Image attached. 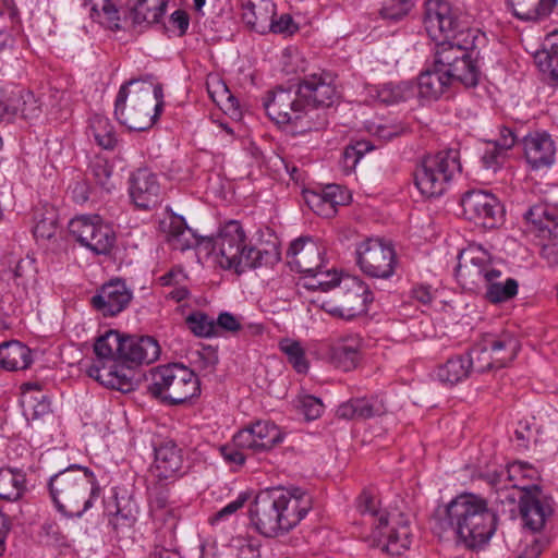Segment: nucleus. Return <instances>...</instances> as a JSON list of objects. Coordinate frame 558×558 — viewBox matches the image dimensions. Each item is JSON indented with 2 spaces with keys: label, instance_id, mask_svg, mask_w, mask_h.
<instances>
[{
  "label": "nucleus",
  "instance_id": "37",
  "mask_svg": "<svg viewBox=\"0 0 558 558\" xmlns=\"http://www.w3.org/2000/svg\"><path fill=\"white\" fill-rule=\"evenodd\" d=\"M472 373V361L465 354L451 356L446 363L438 366L437 379L446 385L453 386L466 379Z\"/></svg>",
  "mask_w": 558,
  "mask_h": 558
},
{
  "label": "nucleus",
  "instance_id": "23",
  "mask_svg": "<svg viewBox=\"0 0 558 558\" xmlns=\"http://www.w3.org/2000/svg\"><path fill=\"white\" fill-rule=\"evenodd\" d=\"M522 146L532 170L548 169L556 161V143L546 132H530L522 138Z\"/></svg>",
  "mask_w": 558,
  "mask_h": 558
},
{
  "label": "nucleus",
  "instance_id": "15",
  "mask_svg": "<svg viewBox=\"0 0 558 558\" xmlns=\"http://www.w3.org/2000/svg\"><path fill=\"white\" fill-rule=\"evenodd\" d=\"M460 205L465 219L485 229L496 228L502 220V206L492 193L468 191L462 195Z\"/></svg>",
  "mask_w": 558,
  "mask_h": 558
},
{
  "label": "nucleus",
  "instance_id": "22",
  "mask_svg": "<svg viewBox=\"0 0 558 558\" xmlns=\"http://www.w3.org/2000/svg\"><path fill=\"white\" fill-rule=\"evenodd\" d=\"M159 354L160 347L153 337H122L120 363L134 373L135 367L155 362Z\"/></svg>",
  "mask_w": 558,
  "mask_h": 558
},
{
  "label": "nucleus",
  "instance_id": "29",
  "mask_svg": "<svg viewBox=\"0 0 558 558\" xmlns=\"http://www.w3.org/2000/svg\"><path fill=\"white\" fill-rule=\"evenodd\" d=\"M386 412V405L377 396L352 398L337 409L338 417L345 420H367Z\"/></svg>",
  "mask_w": 558,
  "mask_h": 558
},
{
  "label": "nucleus",
  "instance_id": "26",
  "mask_svg": "<svg viewBox=\"0 0 558 558\" xmlns=\"http://www.w3.org/2000/svg\"><path fill=\"white\" fill-rule=\"evenodd\" d=\"M349 192L338 184H329L320 192L305 191L304 199L306 205L318 216L324 218L333 217L338 207L350 202Z\"/></svg>",
  "mask_w": 558,
  "mask_h": 558
},
{
  "label": "nucleus",
  "instance_id": "20",
  "mask_svg": "<svg viewBox=\"0 0 558 558\" xmlns=\"http://www.w3.org/2000/svg\"><path fill=\"white\" fill-rule=\"evenodd\" d=\"M487 260V250L481 245L471 244L458 255L456 277L460 286L469 292L478 293L481 284V270Z\"/></svg>",
  "mask_w": 558,
  "mask_h": 558
},
{
  "label": "nucleus",
  "instance_id": "10",
  "mask_svg": "<svg viewBox=\"0 0 558 558\" xmlns=\"http://www.w3.org/2000/svg\"><path fill=\"white\" fill-rule=\"evenodd\" d=\"M373 300V292L362 279L345 275L338 280L332 299L324 301L322 308L335 317L352 319L366 313Z\"/></svg>",
  "mask_w": 558,
  "mask_h": 558
},
{
  "label": "nucleus",
  "instance_id": "3",
  "mask_svg": "<svg viewBox=\"0 0 558 558\" xmlns=\"http://www.w3.org/2000/svg\"><path fill=\"white\" fill-rule=\"evenodd\" d=\"M48 488L57 511L68 519H81L100 499L102 492L95 473L78 464L52 475Z\"/></svg>",
  "mask_w": 558,
  "mask_h": 558
},
{
  "label": "nucleus",
  "instance_id": "34",
  "mask_svg": "<svg viewBox=\"0 0 558 558\" xmlns=\"http://www.w3.org/2000/svg\"><path fill=\"white\" fill-rule=\"evenodd\" d=\"M21 403L27 420H39L51 412L48 397L36 383H26L22 386Z\"/></svg>",
  "mask_w": 558,
  "mask_h": 558
},
{
  "label": "nucleus",
  "instance_id": "12",
  "mask_svg": "<svg viewBox=\"0 0 558 558\" xmlns=\"http://www.w3.org/2000/svg\"><path fill=\"white\" fill-rule=\"evenodd\" d=\"M356 260L361 270L373 278L387 279L395 272L396 252L391 244L380 239H367L356 248Z\"/></svg>",
  "mask_w": 558,
  "mask_h": 558
},
{
  "label": "nucleus",
  "instance_id": "38",
  "mask_svg": "<svg viewBox=\"0 0 558 558\" xmlns=\"http://www.w3.org/2000/svg\"><path fill=\"white\" fill-rule=\"evenodd\" d=\"M452 84L450 80H445L442 73L433 64L417 77L418 95L427 100H436Z\"/></svg>",
  "mask_w": 558,
  "mask_h": 558
},
{
  "label": "nucleus",
  "instance_id": "63",
  "mask_svg": "<svg viewBox=\"0 0 558 558\" xmlns=\"http://www.w3.org/2000/svg\"><path fill=\"white\" fill-rule=\"evenodd\" d=\"M541 256L549 266H558V240L539 239Z\"/></svg>",
  "mask_w": 558,
  "mask_h": 558
},
{
  "label": "nucleus",
  "instance_id": "16",
  "mask_svg": "<svg viewBox=\"0 0 558 558\" xmlns=\"http://www.w3.org/2000/svg\"><path fill=\"white\" fill-rule=\"evenodd\" d=\"M282 515L274 487L259 492L250 507L251 522L262 535L267 537L287 532Z\"/></svg>",
  "mask_w": 558,
  "mask_h": 558
},
{
  "label": "nucleus",
  "instance_id": "53",
  "mask_svg": "<svg viewBox=\"0 0 558 558\" xmlns=\"http://www.w3.org/2000/svg\"><path fill=\"white\" fill-rule=\"evenodd\" d=\"M138 94V100H145L147 108H151L159 117L163 107V92L160 84H154L151 82H142Z\"/></svg>",
  "mask_w": 558,
  "mask_h": 558
},
{
  "label": "nucleus",
  "instance_id": "6",
  "mask_svg": "<svg viewBox=\"0 0 558 558\" xmlns=\"http://www.w3.org/2000/svg\"><path fill=\"white\" fill-rule=\"evenodd\" d=\"M267 116L279 125H292L298 133L318 131L327 125L325 112L306 106L296 87L278 86L263 99Z\"/></svg>",
  "mask_w": 558,
  "mask_h": 558
},
{
  "label": "nucleus",
  "instance_id": "14",
  "mask_svg": "<svg viewBox=\"0 0 558 558\" xmlns=\"http://www.w3.org/2000/svg\"><path fill=\"white\" fill-rule=\"evenodd\" d=\"M140 82V80H130L123 84L118 92L114 102V116L117 120L130 131L138 132L151 128L159 118L155 111L150 114L151 108H147L145 100H138L137 93L133 95L130 104L126 105L129 86L137 85Z\"/></svg>",
  "mask_w": 558,
  "mask_h": 558
},
{
  "label": "nucleus",
  "instance_id": "52",
  "mask_svg": "<svg viewBox=\"0 0 558 558\" xmlns=\"http://www.w3.org/2000/svg\"><path fill=\"white\" fill-rule=\"evenodd\" d=\"M413 7V0H389L379 10V15L388 23H397L403 20Z\"/></svg>",
  "mask_w": 558,
  "mask_h": 558
},
{
  "label": "nucleus",
  "instance_id": "17",
  "mask_svg": "<svg viewBox=\"0 0 558 558\" xmlns=\"http://www.w3.org/2000/svg\"><path fill=\"white\" fill-rule=\"evenodd\" d=\"M519 507L524 526L533 532L541 531L554 512L553 498L544 495L536 484L522 486Z\"/></svg>",
  "mask_w": 558,
  "mask_h": 558
},
{
  "label": "nucleus",
  "instance_id": "11",
  "mask_svg": "<svg viewBox=\"0 0 558 558\" xmlns=\"http://www.w3.org/2000/svg\"><path fill=\"white\" fill-rule=\"evenodd\" d=\"M70 233L97 255H107L116 244L113 228L97 214L80 215L69 222Z\"/></svg>",
  "mask_w": 558,
  "mask_h": 558
},
{
  "label": "nucleus",
  "instance_id": "4",
  "mask_svg": "<svg viewBox=\"0 0 558 558\" xmlns=\"http://www.w3.org/2000/svg\"><path fill=\"white\" fill-rule=\"evenodd\" d=\"M213 250L219 266L242 274L246 269L272 265L279 260L274 248L262 251L247 240L242 225L236 220L226 222L214 239Z\"/></svg>",
  "mask_w": 558,
  "mask_h": 558
},
{
  "label": "nucleus",
  "instance_id": "24",
  "mask_svg": "<svg viewBox=\"0 0 558 558\" xmlns=\"http://www.w3.org/2000/svg\"><path fill=\"white\" fill-rule=\"evenodd\" d=\"M130 196L136 207L150 209L161 202L157 175L147 168L137 169L130 178Z\"/></svg>",
  "mask_w": 558,
  "mask_h": 558
},
{
  "label": "nucleus",
  "instance_id": "30",
  "mask_svg": "<svg viewBox=\"0 0 558 558\" xmlns=\"http://www.w3.org/2000/svg\"><path fill=\"white\" fill-rule=\"evenodd\" d=\"M486 347L490 349L497 368L508 366L521 349L519 339L510 331L505 330L498 335L487 333L483 336Z\"/></svg>",
  "mask_w": 558,
  "mask_h": 558
},
{
  "label": "nucleus",
  "instance_id": "5",
  "mask_svg": "<svg viewBox=\"0 0 558 558\" xmlns=\"http://www.w3.org/2000/svg\"><path fill=\"white\" fill-rule=\"evenodd\" d=\"M378 505L377 498L367 490L357 498L359 511L374 519L371 544L383 553L400 556L411 544L410 522L403 513L381 511Z\"/></svg>",
  "mask_w": 558,
  "mask_h": 558
},
{
  "label": "nucleus",
  "instance_id": "46",
  "mask_svg": "<svg viewBox=\"0 0 558 558\" xmlns=\"http://www.w3.org/2000/svg\"><path fill=\"white\" fill-rule=\"evenodd\" d=\"M137 514L136 504L132 500H125L123 505L117 504V510L109 514L108 522L117 533L124 532L135 524Z\"/></svg>",
  "mask_w": 558,
  "mask_h": 558
},
{
  "label": "nucleus",
  "instance_id": "42",
  "mask_svg": "<svg viewBox=\"0 0 558 558\" xmlns=\"http://www.w3.org/2000/svg\"><path fill=\"white\" fill-rule=\"evenodd\" d=\"M149 513L154 522L160 525H169L174 527L175 513L174 509L169 505V498L166 490L155 489L149 497Z\"/></svg>",
  "mask_w": 558,
  "mask_h": 558
},
{
  "label": "nucleus",
  "instance_id": "58",
  "mask_svg": "<svg viewBox=\"0 0 558 558\" xmlns=\"http://www.w3.org/2000/svg\"><path fill=\"white\" fill-rule=\"evenodd\" d=\"M299 407L308 421L318 418L324 412V404L320 399L306 395L300 398Z\"/></svg>",
  "mask_w": 558,
  "mask_h": 558
},
{
  "label": "nucleus",
  "instance_id": "61",
  "mask_svg": "<svg viewBox=\"0 0 558 558\" xmlns=\"http://www.w3.org/2000/svg\"><path fill=\"white\" fill-rule=\"evenodd\" d=\"M481 270V284L478 286V293H482L483 289L487 287L488 282L490 280H497L499 277H501V271L497 268L495 262L493 260V257L490 253L487 251V260L484 263V266L480 268Z\"/></svg>",
  "mask_w": 558,
  "mask_h": 558
},
{
  "label": "nucleus",
  "instance_id": "35",
  "mask_svg": "<svg viewBox=\"0 0 558 558\" xmlns=\"http://www.w3.org/2000/svg\"><path fill=\"white\" fill-rule=\"evenodd\" d=\"M89 17L111 31L121 29L119 9L111 0H84Z\"/></svg>",
  "mask_w": 558,
  "mask_h": 558
},
{
  "label": "nucleus",
  "instance_id": "19",
  "mask_svg": "<svg viewBox=\"0 0 558 558\" xmlns=\"http://www.w3.org/2000/svg\"><path fill=\"white\" fill-rule=\"evenodd\" d=\"M278 495V504L282 512L283 525L289 532L305 518L312 509V496L301 487H274Z\"/></svg>",
  "mask_w": 558,
  "mask_h": 558
},
{
  "label": "nucleus",
  "instance_id": "2",
  "mask_svg": "<svg viewBox=\"0 0 558 558\" xmlns=\"http://www.w3.org/2000/svg\"><path fill=\"white\" fill-rule=\"evenodd\" d=\"M435 529L453 531L468 548L476 549L492 538L496 531V513L488 508L487 500L475 494H461L434 515Z\"/></svg>",
  "mask_w": 558,
  "mask_h": 558
},
{
  "label": "nucleus",
  "instance_id": "21",
  "mask_svg": "<svg viewBox=\"0 0 558 558\" xmlns=\"http://www.w3.org/2000/svg\"><path fill=\"white\" fill-rule=\"evenodd\" d=\"M133 298L132 291L120 279L102 284L90 299L92 306L105 317L116 316L124 311Z\"/></svg>",
  "mask_w": 558,
  "mask_h": 558
},
{
  "label": "nucleus",
  "instance_id": "57",
  "mask_svg": "<svg viewBox=\"0 0 558 558\" xmlns=\"http://www.w3.org/2000/svg\"><path fill=\"white\" fill-rule=\"evenodd\" d=\"M90 172L101 187L110 191L112 184L110 182V178L112 174V167L109 165L108 160L97 157L90 163Z\"/></svg>",
  "mask_w": 558,
  "mask_h": 558
},
{
  "label": "nucleus",
  "instance_id": "28",
  "mask_svg": "<svg viewBox=\"0 0 558 558\" xmlns=\"http://www.w3.org/2000/svg\"><path fill=\"white\" fill-rule=\"evenodd\" d=\"M160 229L173 250L183 252L198 244L196 235L182 216L169 215L160 222Z\"/></svg>",
  "mask_w": 558,
  "mask_h": 558
},
{
  "label": "nucleus",
  "instance_id": "45",
  "mask_svg": "<svg viewBox=\"0 0 558 558\" xmlns=\"http://www.w3.org/2000/svg\"><path fill=\"white\" fill-rule=\"evenodd\" d=\"M360 356L359 341L339 343L331 351V360L335 366L344 372L355 368Z\"/></svg>",
  "mask_w": 558,
  "mask_h": 558
},
{
  "label": "nucleus",
  "instance_id": "64",
  "mask_svg": "<svg viewBox=\"0 0 558 558\" xmlns=\"http://www.w3.org/2000/svg\"><path fill=\"white\" fill-rule=\"evenodd\" d=\"M170 29L177 36H183L190 25V16L184 10H175L169 17Z\"/></svg>",
  "mask_w": 558,
  "mask_h": 558
},
{
  "label": "nucleus",
  "instance_id": "1",
  "mask_svg": "<svg viewBox=\"0 0 558 558\" xmlns=\"http://www.w3.org/2000/svg\"><path fill=\"white\" fill-rule=\"evenodd\" d=\"M424 26L433 40H439L433 64L445 80L465 87L476 86L481 75L475 51L478 31L470 28L461 11L447 0L425 2Z\"/></svg>",
  "mask_w": 558,
  "mask_h": 558
},
{
  "label": "nucleus",
  "instance_id": "8",
  "mask_svg": "<svg viewBox=\"0 0 558 558\" xmlns=\"http://www.w3.org/2000/svg\"><path fill=\"white\" fill-rule=\"evenodd\" d=\"M148 391L163 403L178 405L199 395V379L183 364L160 365L150 371Z\"/></svg>",
  "mask_w": 558,
  "mask_h": 558
},
{
  "label": "nucleus",
  "instance_id": "7",
  "mask_svg": "<svg viewBox=\"0 0 558 558\" xmlns=\"http://www.w3.org/2000/svg\"><path fill=\"white\" fill-rule=\"evenodd\" d=\"M121 342L122 336L117 330H108L97 338L94 344L96 357L86 373L108 388L129 392L134 389L135 374L120 363Z\"/></svg>",
  "mask_w": 558,
  "mask_h": 558
},
{
  "label": "nucleus",
  "instance_id": "44",
  "mask_svg": "<svg viewBox=\"0 0 558 558\" xmlns=\"http://www.w3.org/2000/svg\"><path fill=\"white\" fill-rule=\"evenodd\" d=\"M89 132L95 142L105 149H113L117 144L116 132L110 120L95 113L89 119Z\"/></svg>",
  "mask_w": 558,
  "mask_h": 558
},
{
  "label": "nucleus",
  "instance_id": "59",
  "mask_svg": "<svg viewBox=\"0 0 558 558\" xmlns=\"http://www.w3.org/2000/svg\"><path fill=\"white\" fill-rule=\"evenodd\" d=\"M506 151L494 142H488L482 156L486 169L497 170L505 158Z\"/></svg>",
  "mask_w": 558,
  "mask_h": 558
},
{
  "label": "nucleus",
  "instance_id": "50",
  "mask_svg": "<svg viewBox=\"0 0 558 558\" xmlns=\"http://www.w3.org/2000/svg\"><path fill=\"white\" fill-rule=\"evenodd\" d=\"M189 329L199 338L217 337L215 319L204 312L196 311L185 318Z\"/></svg>",
  "mask_w": 558,
  "mask_h": 558
},
{
  "label": "nucleus",
  "instance_id": "9",
  "mask_svg": "<svg viewBox=\"0 0 558 558\" xmlns=\"http://www.w3.org/2000/svg\"><path fill=\"white\" fill-rule=\"evenodd\" d=\"M460 171L459 151L449 148L425 156L415 170L414 182L422 195L438 197Z\"/></svg>",
  "mask_w": 558,
  "mask_h": 558
},
{
  "label": "nucleus",
  "instance_id": "25",
  "mask_svg": "<svg viewBox=\"0 0 558 558\" xmlns=\"http://www.w3.org/2000/svg\"><path fill=\"white\" fill-rule=\"evenodd\" d=\"M324 253V246L312 238H299L288 251L289 264L301 274H313L322 268Z\"/></svg>",
  "mask_w": 558,
  "mask_h": 558
},
{
  "label": "nucleus",
  "instance_id": "40",
  "mask_svg": "<svg viewBox=\"0 0 558 558\" xmlns=\"http://www.w3.org/2000/svg\"><path fill=\"white\" fill-rule=\"evenodd\" d=\"M535 62L550 80L558 84V27L549 32L544 41V49L535 56Z\"/></svg>",
  "mask_w": 558,
  "mask_h": 558
},
{
  "label": "nucleus",
  "instance_id": "56",
  "mask_svg": "<svg viewBox=\"0 0 558 558\" xmlns=\"http://www.w3.org/2000/svg\"><path fill=\"white\" fill-rule=\"evenodd\" d=\"M21 98V96L14 93L7 95L0 92V123H9L17 116Z\"/></svg>",
  "mask_w": 558,
  "mask_h": 558
},
{
  "label": "nucleus",
  "instance_id": "49",
  "mask_svg": "<svg viewBox=\"0 0 558 558\" xmlns=\"http://www.w3.org/2000/svg\"><path fill=\"white\" fill-rule=\"evenodd\" d=\"M34 235L37 239H50L57 229V213L52 207L37 209L34 215Z\"/></svg>",
  "mask_w": 558,
  "mask_h": 558
},
{
  "label": "nucleus",
  "instance_id": "43",
  "mask_svg": "<svg viewBox=\"0 0 558 558\" xmlns=\"http://www.w3.org/2000/svg\"><path fill=\"white\" fill-rule=\"evenodd\" d=\"M518 281L513 278L499 277L497 280H490L487 287L483 289L484 298L493 304H499L513 299L518 294Z\"/></svg>",
  "mask_w": 558,
  "mask_h": 558
},
{
  "label": "nucleus",
  "instance_id": "41",
  "mask_svg": "<svg viewBox=\"0 0 558 558\" xmlns=\"http://www.w3.org/2000/svg\"><path fill=\"white\" fill-rule=\"evenodd\" d=\"M167 0H136L131 8L130 17L133 24L157 23L165 14Z\"/></svg>",
  "mask_w": 558,
  "mask_h": 558
},
{
  "label": "nucleus",
  "instance_id": "51",
  "mask_svg": "<svg viewBox=\"0 0 558 558\" xmlns=\"http://www.w3.org/2000/svg\"><path fill=\"white\" fill-rule=\"evenodd\" d=\"M304 287L308 290H320L323 292L335 291L338 286V280L342 279L336 271L329 270L322 271L320 269L313 271V274L305 275Z\"/></svg>",
  "mask_w": 558,
  "mask_h": 558
},
{
  "label": "nucleus",
  "instance_id": "18",
  "mask_svg": "<svg viewBox=\"0 0 558 558\" xmlns=\"http://www.w3.org/2000/svg\"><path fill=\"white\" fill-rule=\"evenodd\" d=\"M282 440L283 433L280 427L270 421H256L233 437L236 446L254 452L268 451Z\"/></svg>",
  "mask_w": 558,
  "mask_h": 558
},
{
  "label": "nucleus",
  "instance_id": "27",
  "mask_svg": "<svg viewBox=\"0 0 558 558\" xmlns=\"http://www.w3.org/2000/svg\"><path fill=\"white\" fill-rule=\"evenodd\" d=\"M182 466V451L174 441L165 440L155 446L153 473L157 478L160 481L175 478Z\"/></svg>",
  "mask_w": 558,
  "mask_h": 558
},
{
  "label": "nucleus",
  "instance_id": "47",
  "mask_svg": "<svg viewBox=\"0 0 558 558\" xmlns=\"http://www.w3.org/2000/svg\"><path fill=\"white\" fill-rule=\"evenodd\" d=\"M465 355L472 361V372L485 373L492 369H498L493 353L490 349L486 347L484 338H482L470 352L465 353Z\"/></svg>",
  "mask_w": 558,
  "mask_h": 558
},
{
  "label": "nucleus",
  "instance_id": "60",
  "mask_svg": "<svg viewBox=\"0 0 558 558\" xmlns=\"http://www.w3.org/2000/svg\"><path fill=\"white\" fill-rule=\"evenodd\" d=\"M219 88L221 89L219 98H216L215 93L209 90L213 100L225 110L232 111V114L240 116L239 100L229 92L226 84H220Z\"/></svg>",
  "mask_w": 558,
  "mask_h": 558
},
{
  "label": "nucleus",
  "instance_id": "54",
  "mask_svg": "<svg viewBox=\"0 0 558 558\" xmlns=\"http://www.w3.org/2000/svg\"><path fill=\"white\" fill-rule=\"evenodd\" d=\"M507 477L509 483H512L513 486L520 487V492L522 493V486H529L524 484V480H536L538 477V472L535 468L530 465L526 462H513L507 469Z\"/></svg>",
  "mask_w": 558,
  "mask_h": 558
},
{
  "label": "nucleus",
  "instance_id": "62",
  "mask_svg": "<svg viewBox=\"0 0 558 558\" xmlns=\"http://www.w3.org/2000/svg\"><path fill=\"white\" fill-rule=\"evenodd\" d=\"M282 69L287 74L304 73L307 69V62L299 52L282 57Z\"/></svg>",
  "mask_w": 558,
  "mask_h": 558
},
{
  "label": "nucleus",
  "instance_id": "55",
  "mask_svg": "<svg viewBox=\"0 0 558 558\" xmlns=\"http://www.w3.org/2000/svg\"><path fill=\"white\" fill-rule=\"evenodd\" d=\"M411 95V89L407 84H384L378 89V98L385 104H397L405 100Z\"/></svg>",
  "mask_w": 558,
  "mask_h": 558
},
{
  "label": "nucleus",
  "instance_id": "39",
  "mask_svg": "<svg viewBox=\"0 0 558 558\" xmlns=\"http://www.w3.org/2000/svg\"><path fill=\"white\" fill-rule=\"evenodd\" d=\"M32 363L29 349L20 341H8L0 344V365L8 371L27 368Z\"/></svg>",
  "mask_w": 558,
  "mask_h": 558
},
{
  "label": "nucleus",
  "instance_id": "33",
  "mask_svg": "<svg viewBox=\"0 0 558 558\" xmlns=\"http://www.w3.org/2000/svg\"><path fill=\"white\" fill-rule=\"evenodd\" d=\"M512 14L525 22H539L547 19L557 5V0H508Z\"/></svg>",
  "mask_w": 558,
  "mask_h": 558
},
{
  "label": "nucleus",
  "instance_id": "36",
  "mask_svg": "<svg viewBox=\"0 0 558 558\" xmlns=\"http://www.w3.org/2000/svg\"><path fill=\"white\" fill-rule=\"evenodd\" d=\"M26 492V475L22 470L0 469V500L15 502Z\"/></svg>",
  "mask_w": 558,
  "mask_h": 558
},
{
  "label": "nucleus",
  "instance_id": "13",
  "mask_svg": "<svg viewBox=\"0 0 558 558\" xmlns=\"http://www.w3.org/2000/svg\"><path fill=\"white\" fill-rule=\"evenodd\" d=\"M295 87L306 106L316 112H323L320 109L331 107L340 97L336 75L326 70L304 74Z\"/></svg>",
  "mask_w": 558,
  "mask_h": 558
},
{
  "label": "nucleus",
  "instance_id": "32",
  "mask_svg": "<svg viewBox=\"0 0 558 558\" xmlns=\"http://www.w3.org/2000/svg\"><path fill=\"white\" fill-rule=\"evenodd\" d=\"M525 218L536 229L538 239L558 240V209L547 205H536L530 208Z\"/></svg>",
  "mask_w": 558,
  "mask_h": 558
},
{
  "label": "nucleus",
  "instance_id": "48",
  "mask_svg": "<svg viewBox=\"0 0 558 558\" xmlns=\"http://www.w3.org/2000/svg\"><path fill=\"white\" fill-rule=\"evenodd\" d=\"M279 349L287 355L288 362L299 374H306L308 371V362L305 351L301 343L296 340L284 338L279 342Z\"/></svg>",
  "mask_w": 558,
  "mask_h": 558
},
{
  "label": "nucleus",
  "instance_id": "31",
  "mask_svg": "<svg viewBox=\"0 0 558 558\" xmlns=\"http://www.w3.org/2000/svg\"><path fill=\"white\" fill-rule=\"evenodd\" d=\"M275 17V4L271 0H247L243 3V22L253 31L264 34Z\"/></svg>",
  "mask_w": 558,
  "mask_h": 558
}]
</instances>
